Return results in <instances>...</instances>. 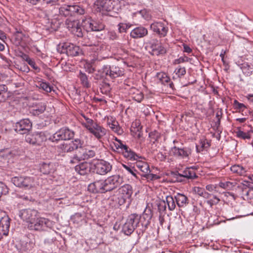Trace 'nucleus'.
Here are the masks:
<instances>
[{"label": "nucleus", "instance_id": "nucleus-1", "mask_svg": "<svg viewBox=\"0 0 253 253\" xmlns=\"http://www.w3.org/2000/svg\"><path fill=\"white\" fill-rule=\"evenodd\" d=\"M53 223L49 219L41 217L39 215L35 218L31 223L27 224L28 228L30 230L37 231H46L47 229H51Z\"/></svg>", "mask_w": 253, "mask_h": 253}, {"label": "nucleus", "instance_id": "nucleus-2", "mask_svg": "<svg viewBox=\"0 0 253 253\" xmlns=\"http://www.w3.org/2000/svg\"><path fill=\"white\" fill-rule=\"evenodd\" d=\"M59 15L70 18L84 14V9L78 5H64L58 8Z\"/></svg>", "mask_w": 253, "mask_h": 253}, {"label": "nucleus", "instance_id": "nucleus-3", "mask_svg": "<svg viewBox=\"0 0 253 253\" xmlns=\"http://www.w3.org/2000/svg\"><path fill=\"white\" fill-rule=\"evenodd\" d=\"M171 176L174 182L186 183L188 179H194L198 177L194 169L192 168H186L182 173L178 171H171Z\"/></svg>", "mask_w": 253, "mask_h": 253}, {"label": "nucleus", "instance_id": "nucleus-4", "mask_svg": "<svg viewBox=\"0 0 253 253\" xmlns=\"http://www.w3.org/2000/svg\"><path fill=\"white\" fill-rule=\"evenodd\" d=\"M82 26L86 32H101L105 28V25L101 20L93 19L89 17L83 19Z\"/></svg>", "mask_w": 253, "mask_h": 253}, {"label": "nucleus", "instance_id": "nucleus-5", "mask_svg": "<svg viewBox=\"0 0 253 253\" xmlns=\"http://www.w3.org/2000/svg\"><path fill=\"white\" fill-rule=\"evenodd\" d=\"M57 51L61 54L65 53L72 57L79 56L82 52L79 46L70 42L59 43L57 46Z\"/></svg>", "mask_w": 253, "mask_h": 253}, {"label": "nucleus", "instance_id": "nucleus-6", "mask_svg": "<svg viewBox=\"0 0 253 253\" xmlns=\"http://www.w3.org/2000/svg\"><path fill=\"white\" fill-rule=\"evenodd\" d=\"M75 132L69 127L64 126L56 131L49 140L52 142H58L61 140H69L73 139Z\"/></svg>", "mask_w": 253, "mask_h": 253}, {"label": "nucleus", "instance_id": "nucleus-7", "mask_svg": "<svg viewBox=\"0 0 253 253\" xmlns=\"http://www.w3.org/2000/svg\"><path fill=\"white\" fill-rule=\"evenodd\" d=\"M94 4L97 12L111 11L118 10L119 7V0H96Z\"/></svg>", "mask_w": 253, "mask_h": 253}, {"label": "nucleus", "instance_id": "nucleus-8", "mask_svg": "<svg viewBox=\"0 0 253 253\" xmlns=\"http://www.w3.org/2000/svg\"><path fill=\"white\" fill-rule=\"evenodd\" d=\"M25 139L27 143L33 146H41L46 140V136L43 131H35L27 134Z\"/></svg>", "mask_w": 253, "mask_h": 253}, {"label": "nucleus", "instance_id": "nucleus-9", "mask_svg": "<svg viewBox=\"0 0 253 253\" xmlns=\"http://www.w3.org/2000/svg\"><path fill=\"white\" fill-rule=\"evenodd\" d=\"M103 73L109 76L111 79H115L125 74V69L117 64L105 65L102 68Z\"/></svg>", "mask_w": 253, "mask_h": 253}, {"label": "nucleus", "instance_id": "nucleus-10", "mask_svg": "<svg viewBox=\"0 0 253 253\" xmlns=\"http://www.w3.org/2000/svg\"><path fill=\"white\" fill-rule=\"evenodd\" d=\"M93 172L100 175H105L112 170V166L110 163L101 160L93 161Z\"/></svg>", "mask_w": 253, "mask_h": 253}, {"label": "nucleus", "instance_id": "nucleus-11", "mask_svg": "<svg viewBox=\"0 0 253 253\" xmlns=\"http://www.w3.org/2000/svg\"><path fill=\"white\" fill-rule=\"evenodd\" d=\"M11 182L16 187L25 189H30L34 186V179L33 177L15 176L12 178Z\"/></svg>", "mask_w": 253, "mask_h": 253}, {"label": "nucleus", "instance_id": "nucleus-12", "mask_svg": "<svg viewBox=\"0 0 253 253\" xmlns=\"http://www.w3.org/2000/svg\"><path fill=\"white\" fill-rule=\"evenodd\" d=\"M96 155V148L95 147H84L78 151V154L74 155V159L77 161L85 160L94 158Z\"/></svg>", "mask_w": 253, "mask_h": 253}, {"label": "nucleus", "instance_id": "nucleus-13", "mask_svg": "<svg viewBox=\"0 0 253 253\" xmlns=\"http://www.w3.org/2000/svg\"><path fill=\"white\" fill-rule=\"evenodd\" d=\"M106 192L117 188L123 182V178L119 175H114L104 180Z\"/></svg>", "mask_w": 253, "mask_h": 253}, {"label": "nucleus", "instance_id": "nucleus-14", "mask_svg": "<svg viewBox=\"0 0 253 253\" xmlns=\"http://www.w3.org/2000/svg\"><path fill=\"white\" fill-rule=\"evenodd\" d=\"M32 128V123L28 119L21 120L15 123V131L21 134H28Z\"/></svg>", "mask_w": 253, "mask_h": 253}, {"label": "nucleus", "instance_id": "nucleus-15", "mask_svg": "<svg viewBox=\"0 0 253 253\" xmlns=\"http://www.w3.org/2000/svg\"><path fill=\"white\" fill-rule=\"evenodd\" d=\"M39 213L38 211L36 210L26 209L20 210L18 214L21 219L29 224L39 215Z\"/></svg>", "mask_w": 253, "mask_h": 253}, {"label": "nucleus", "instance_id": "nucleus-16", "mask_svg": "<svg viewBox=\"0 0 253 253\" xmlns=\"http://www.w3.org/2000/svg\"><path fill=\"white\" fill-rule=\"evenodd\" d=\"M88 190L92 193H106L104 180L101 179L90 183L87 187Z\"/></svg>", "mask_w": 253, "mask_h": 253}, {"label": "nucleus", "instance_id": "nucleus-17", "mask_svg": "<svg viewBox=\"0 0 253 253\" xmlns=\"http://www.w3.org/2000/svg\"><path fill=\"white\" fill-rule=\"evenodd\" d=\"M151 49V54L153 55L159 56L166 53L167 50L161 42L156 39L152 40L149 43Z\"/></svg>", "mask_w": 253, "mask_h": 253}, {"label": "nucleus", "instance_id": "nucleus-18", "mask_svg": "<svg viewBox=\"0 0 253 253\" xmlns=\"http://www.w3.org/2000/svg\"><path fill=\"white\" fill-rule=\"evenodd\" d=\"M93 161L90 162H84L75 167V171L82 175H85L93 172Z\"/></svg>", "mask_w": 253, "mask_h": 253}, {"label": "nucleus", "instance_id": "nucleus-19", "mask_svg": "<svg viewBox=\"0 0 253 253\" xmlns=\"http://www.w3.org/2000/svg\"><path fill=\"white\" fill-rule=\"evenodd\" d=\"M170 152L175 157L186 159L188 158L189 156L191 155V150L187 147L181 148L174 146L171 148Z\"/></svg>", "mask_w": 253, "mask_h": 253}, {"label": "nucleus", "instance_id": "nucleus-20", "mask_svg": "<svg viewBox=\"0 0 253 253\" xmlns=\"http://www.w3.org/2000/svg\"><path fill=\"white\" fill-rule=\"evenodd\" d=\"M151 29L158 34L160 37H165L168 32V28L161 22H156L151 24Z\"/></svg>", "mask_w": 253, "mask_h": 253}, {"label": "nucleus", "instance_id": "nucleus-21", "mask_svg": "<svg viewBox=\"0 0 253 253\" xmlns=\"http://www.w3.org/2000/svg\"><path fill=\"white\" fill-rule=\"evenodd\" d=\"M88 130L98 139H101L106 134V129L97 122L91 127L88 128Z\"/></svg>", "mask_w": 253, "mask_h": 253}, {"label": "nucleus", "instance_id": "nucleus-22", "mask_svg": "<svg viewBox=\"0 0 253 253\" xmlns=\"http://www.w3.org/2000/svg\"><path fill=\"white\" fill-rule=\"evenodd\" d=\"M119 195L124 198L125 202L129 199L133 193L132 186L129 184H125L118 189Z\"/></svg>", "mask_w": 253, "mask_h": 253}, {"label": "nucleus", "instance_id": "nucleus-23", "mask_svg": "<svg viewBox=\"0 0 253 253\" xmlns=\"http://www.w3.org/2000/svg\"><path fill=\"white\" fill-rule=\"evenodd\" d=\"M121 154H122L125 158L131 161L137 160L141 158V157L139 156L138 155L133 151L126 144L125 146H123V150Z\"/></svg>", "mask_w": 253, "mask_h": 253}, {"label": "nucleus", "instance_id": "nucleus-24", "mask_svg": "<svg viewBox=\"0 0 253 253\" xmlns=\"http://www.w3.org/2000/svg\"><path fill=\"white\" fill-rule=\"evenodd\" d=\"M153 215L152 211L151 209H145L142 216H141V220H142L141 225L143 229L142 231H144L150 224L151 219Z\"/></svg>", "mask_w": 253, "mask_h": 253}, {"label": "nucleus", "instance_id": "nucleus-25", "mask_svg": "<svg viewBox=\"0 0 253 253\" xmlns=\"http://www.w3.org/2000/svg\"><path fill=\"white\" fill-rule=\"evenodd\" d=\"M147 35V29L141 26L134 28L130 33V36L133 39L143 38Z\"/></svg>", "mask_w": 253, "mask_h": 253}, {"label": "nucleus", "instance_id": "nucleus-26", "mask_svg": "<svg viewBox=\"0 0 253 253\" xmlns=\"http://www.w3.org/2000/svg\"><path fill=\"white\" fill-rule=\"evenodd\" d=\"M109 204L112 208H118L126 203L124 198L121 197L119 194L113 195L108 199Z\"/></svg>", "mask_w": 253, "mask_h": 253}, {"label": "nucleus", "instance_id": "nucleus-27", "mask_svg": "<svg viewBox=\"0 0 253 253\" xmlns=\"http://www.w3.org/2000/svg\"><path fill=\"white\" fill-rule=\"evenodd\" d=\"M40 170L44 174H49L55 170V165L51 162H43L40 165Z\"/></svg>", "mask_w": 253, "mask_h": 253}, {"label": "nucleus", "instance_id": "nucleus-28", "mask_svg": "<svg viewBox=\"0 0 253 253\" xmlns=\"http://www.w3.org/2000/svg\"><path fill=\"white\" fill-rule=\"evenodd\" d=\"M9 218L8 217H2L0 220V232L5 236L8 234L10 226Z\"/></svg>", "mask_w": 253, "mask_h": 253}, {"label": "nucleus", "instance_id": "nucleus-29", "mask_svg": "<svg viewBox=\"0 0 253 253\" xmlns=\"http://www.w3.org/2000/svg\"><path fill=\"white\" fill-rule=\"evenodd\" d=\"M174 199L179 208L183 207L189 203L188 198L183 194L177 193L174 196Z\"/></svg>", "mask_w": 253, "mask_h": 253}, {"label": "nucleus", "instance_id": "nucleus-30", "mask_svg": "<svg viewBox=\"0 0 253 253\" xmlns=\"http://www.w3.org/2000/svg\"><path fill=\"white\" fill-rule=\"evenodd\" d=\"M127 221L133 226L134 225L135 228L139 226V223H142L141 216L136 213H133L129 215L127 219Z\"/></svg>", "mask_w": 253, "mask_h": 253}, {"label": "nucleus", "instance_id": "nucleus-31", "mask_svg": "<svg viewBox=\"0 0 253 253\" xmlns=\"http://www.w3.org/2000/svg\"><path fill=\"white\" fill-rule=\"evenodd\" d=\"M132 16L137 18H142L147 20H148L151 18L149 12L146 9L138 10L136 12L132 13Z\"/></svg>", "mask_w": 253, "mask_h": 253}, {"label": "nucleus", "instance_id": "nucleus-32", "mask_svg": "<svg viewBox=\"0 0 253 253\" xmlns=\"http://www.w3.org/2000/svg\"><path fill=\"white\" fill-rule=\"evenodd\" d=\"M236 136L237 137L243 139L244 140H250L253 137V129H251L248 130L247 132L239 130L236 132Z\"/></svg>", "mask_w": 253, "mask_h": 253}, {"label": "nucleus", "instance_id": "nucleus-33", "mask_svg": "<svg viewBox=\"0 0 253 253\" xmlns=\"http://www.w3.org/2000/svg\"><path fill=\"white\" fill-rule=\"evenodd\" d=\"M122 167L126 169L129 173L133 176L136 178L138 179L137 174H139L137 170L136 169L135 164L133 166L127 163V164H122Z\"/></svg>", "mask_w": 253, "mask_h": 253}, {"label": "nucleus", "instance_id": "nucleus-34", "mask_svg": "<svg viewBox=\"0 0 253 253\" xmlns=\"http://www.w3.org/2000/svg\"><path fill=\"white\" fill-rule=\"evenodd\" d=\"M136 169H138L145 174L150 172L148 164L143 161H137L135 164Z\"/></svg>", "mask_w": 253, "mask_h": 253}, {"label": "nucleus", "instance_id": "nucleus-35", "mask_svg": "<svg viewBox=\"0 0 253 253\" xmlns=\"http://www.w3.org/2000/svg\"><path fill=\"white\" fill-rule=\"evenodd\" d=\"M156 77L159 81V83L165 85H166L167 84L169 83L170 78L165 72H161L157 73Z\"/></svg>", "mask_w": 253, "mask_h": 253}, {"label": "nucleus", "instance_id": "nucleus-36", "mask_svg": "<svg viewBox=\"0 0 253 253\" xmlns=\"http://www.w3.org/2000/svg\"><path fill=\"white\" fill-rule=\"evenodd\" d=\"M231 171L239 175H245L247 170L246 168L240 165H235L230 168Z\"/></svg>", "mask_w": 253, "mask_h": 253}, {"label": "nucleus", "instance_id": "nucleus-37", "mask_svg": "<svg viewBox=\"0 0 253 253\" xmlns=\"http://www.w3.org/2000/svg\"><path fill=\"white\" fill-rule=\"evenodd\" d=\"M26 37V35L24 34L22 31L20 30H18L17 29H16V31L13 35L15 44L17 45L20 44Z\"/></svg>", "mask_w": 253, "mask_h": 253}, {"label": "nucleus", "instance_id": "nucleus-38", "mask_svg": "<svg viewBox=\"0 0 253 253\" xmlns=\"http://www.w3.org/2000/svg\"><path fill=\"white\" fill-rule=\"evenodd\" d=\"M241 68L246 76H250L253 73V64L244 63L241 65Z\"/></svg>", "mask_w": 253, "mask_h": 253}, {"label": "nucleus", "instance_id": "nucleus-39", "mask_svg": "<svg viewBox=\"0 0 253 253\" xmlns=\"http://www.w3.org/2000/svg\"><path fill=\"white\" fill-rule=\"evenodd\" d=\"M28 2H30L32 4H36L41 0H27ZM43 4L54 5L59 4L60 2H62L65 1V0H42Z\"/></svg>", "mask_w": 253, "mask_h": 253}, {"label": "nucleus", "instance_id": "nucleus-40", "mask_svg": "<svg viewBox=\"0 0 253 253\" xmlns=\"http://www.w3.org/2000/svg\"><path fill=\"white\" fill-rule=\"evenodd\" d=\"M210 143L206 139H200L199 144L196 145V150L198 153L203 151L204 150L210 147Z\"/></svg>", "mask_w": 253, "mask_h": 253}, {"label": "nucleus", "instance_id": "nucleus-41", "mask_svg": "<svg viewBox=\"0 0 253 253\" xmlns=\"http://www.w3.org/2000/svg\"><path fill=\"white\" fill-rule=\"evenodd\" d=\"M78 77L81 81V84L84 87L89 88L90 87V84L88 81V77L85 73L80 71Z\"/></svg>", "mask_w": 253, "mask_h": 253}, {"label": "nucleus", "instance_id": "nucleus-42", "mask_svg": "<svg viewBox=\"0 0 253 253\" xmlns=\"http://www.w3.org/2000/svg\"><path fill=\"white\" fill-rule=\"evenodd\" d=\"M69 143L71 145V148L74 151L76 150H80L83 146L84 141L79 138H76L73 141L69 142Z\"/></svg>", "mask_w": 253, "mask_h": 253}, {"label": "nucleus", "instance_id": "nucleus-43", "mask_svg": "<svg viewBox=\"0 0 253 253\" xmlns=\"http://www.w3.org/2000/svg\"><path fill=\"white\" fill-rule=\"evenodd\" d=\"M136 228L127 220L123 226V231L126 235H130Z\"/></svg>", "mask_w": 253, "mask_h": 253}, {"label": "nucleus", "instance_id": "nucleus-44", "mask_svg": "<svg viewBox=\"0 0 253 253\" xmlns=\"http://www.w3.org/2000/svg\"><path fill=\"white\" fill-rule=\"evenodd\" d=\"M80 24L79 22L77 20H71L70 18H67L66 20V25L67 28L71 32L73 29L76 28V26H78Z\"/></svg>", "mask_w": 253, "mask_h": 253}, {"label": "nucleus", "instance_id": "nucleus-45", "mask_svg": "<svg viewBox=\"0 0 253 253\" xmlns=\"http://www.w3.org/2000/svg\"><path fill=\"white\" fill-rule=\"evenodd\" d=\"M174 200V197H173L171 196H167L166 197V202L168 206V209L170 211H173L176 207Z\"/></svg>", "mask_w": 253, "mask_h": 253}, {"label": "nucleus", "instance_id": "nucleus-46", "mask_svg": "<svg viewBox=\"0 0 253 253\" xmlns=\"http://www.w3.org/2000/svg\"><path fill=\"white\" fill-rule=\"evenodd\" d=\"M46 109V105L44 104H41V105L36 107V108L33 109L31 113L34 116H38L44 112Z\"/></svg>", "mask_w": 253, "mask_h": 253}, {"label": "nucleus", "instance_id": "nucleus-47", "mask_svg": "<svg viewBox=\"0 0 253 253\" xmlns=\"http://www.w3.org/2000/svg\"><path fill=\"white\" fill-rule=\"evenodd\" d=\"M125 144H124L122 141H118V142H113L110 144L114 151L117 152L119 153H121L123 150V146H125Z\"/></svg>", "mask_w": 253, "mask_h": 253}, {"label": "nucleus", "instance_id": "nucleus-48", "mask_svg": "<svg viewBox=\"0 0 253 253\" xmlns=\"http://www.w3.org/2000/svg\"><path fill=\"white\" fill-rule=\"evenodd\" d=\"M8 88L5 84H0V103L5 101L6 100V93Z\"/></svg>", "mask_w": 253, "mask_h": 253}, {"label": "nucleus", "instance_id": "nucleus-49", "mask_svg": "<svg viewBox=\"0 0 253 253\" xmlns=\"http://www.w3.org/2000/svg\"><path fill=\"white\" fill-rule=\"evenodd\" d=\"M100 89L103 94L108 95L111 88L109 83L102 82V83L100 84Z\"/></svg>", "mask_w": 253, "mask_h": 253}, {"label": "nucleus", "instance_id": "nucleus-50", "mask_svg": "<svg viewBox=\"0 0 253 253\" xmlns=\"http://www.w3.org/2000/svg\"><path fill=\"white\" fill-rule=\"evenodd\" d=\"M219 186L226 190H231L235 186V184L234 183L230 181L220 182L219 183Z\"/></svg>", "mask_w": 253, "mask_h": 253}, {"label": "nucleus", "instance_id": "nucleus-51", "mask_svg": "<svg viewBox=\"0 0 253 253\" xmlns=\"http://www.w3.org/2000/svg\"><path fill=\"white\" fill-rule=\"evenodd\" d=\"M12 152L8 148H5L0 150V157L4 159L12 157Z\"/></svg>", "mask_w": 253, "mask_h": 253}, {"label": "nucleus", "instance_id": "nucleus-52", "mask_svg": "<svg viewBox=\"0 0 253 253\" xmlns=\"http://www.w3.org/2000/svg\"><path fill=\"white\" fill-rule=\"evenodd\" d=\"M131 26V24L120 23L118 25V31L120 33H126L127 29Z\"/></svg>", "mask_w": 253, "mask_h": 253}, {"label": "nucleus", "instance_id": "nucleus-53", "mask_svg": "<svg viewBox=\"0 0 253 253\" xmlns=\"http://www.w3.org/2000/svg\"><path fill=\"white\" fill-rule=\"evenodd\" d=\"M233 106L234 109L238 110L239 112H243L245 109H247V107L245 104L239 102L236 100L234 101Z\"/></svg>", "mask_w": 253, "mask_h": 253}, {"label": "nucleus", "instance_id": "nucleus-54", "mask_svg": "<svg viewBox=\"0 0 253 253\" xmlns=\"http://www.w3.org/2000/svg\"><path fill=\"white\" fill-rule=\"evenodd\" d=\"M174 73L177 75L178 78H181L186 74V69L184 67L179 66L175 69Z\"/></svg>", "mask_w": 253, "mask_h": 253}, {"label": "nucleus", "instance_id": "nucleus-55", "mask_svg": "<svg viewBox=\"0 0 253 253\" xmlns=\"http://www.w3.org/2000/svg\"><path fill=\"white\" fill-rule=\"evenodd\" d=\"M160 136V133L156 130H154L149 133V137L151 138V141L153 140V143L158 141Z\"/></svg>", "mask_w": 253, "mask_h": 253}, {"label": "nucleus", "instance_id": "nucleus-56", "mask_svg": "<svg viewBox=\"0 0 253 253\" xmlns=\"http://www.w3.org/2000/svg\"><path fill=\"white\" fill-rule=\"evenodd\" d=\"M71 32L75 36L80 38L83 37L84 35L82 26L80 24L78 25V26H76L75 28L73 29Z\"/></svg>", "mask_w": 253, "mask_h": 253}, {"label": "nucleus", "instance_id": "nucleus-57", "mask_svg": "<svg viewBox=\"0 0 253 253\" xmlns=\"http://www.w3.org/2000/svg\"><path fill=\"white\" fill-rule=\"evenodd\" d=\"M83 117L85 120L86 123L83 124V125L88 130V128L91 127L96 122H95L92 119L86 117L84 115Z\"/></svg>", "mask_w": 253, "mask_h": 253}, {"label": "nucleus", "instance_id": "nucleus-58", "mask_svg": "<svg viewBox=\"0 0 253 253\" xmlns=\"http://www.w3.org/2000/svg\"><path fill=\"white\" fill-rule=\"evenodd\" d=\"M60 148L64 152L70 153L73 151L69 143H64L60 145Z\"/></svg>", "mask_w": 253, "mask_h": 253}, {"label": "nucleus", "instance_id": "nucleus-59", "mask_svg": "<svg viewBox=\"0 0 253 253\" xmlns=\"http://www.w3.org/2000/svg\"><path fill=\"white\" fill-rule=\"evenodd\" d=\"M40 88H42L46 92H50L52 90V87L45 82H42L39 85Z\"/></svg>", "mask_w": 253, "mask_h": 253}, {"label": "nucleus", "instance_id": "nucleus-60", "mask_svg": "<svg viewBox=\"0 0 253 253\" xmlns=\"http://www.w3.org/2000/svg\"><path fill=\"white\" fill-rule=\"evenodd\" d=\"M191 60V59L186 56L180 57L178 59H176L173 61L174 64H179L181 63L187 62Z\"/></svg>", "mask_w": 253, "mask_h": 253}, {"label": "nucleus", "instance_id": "nucleus-61", "mask_svg": "<svg viewBox=\"0 0 253 253\" xmlns=\"http://www.w3.org/2000/svg\"><path fill=\"white\" fill-rule=\"evenodd\" d=\"M8 192L7 186L2 182H0V198L2 195H6Z\"/></svg>", "mask_w": 253, "mask_h": 253}, {"label": "nucleus", "instance_id": "nucleus-62", "mask_svg": "<svg viewBox=\"0 0 253 253\" xmlns=\"http://www.w3.org/2000/svg\"><path fill=\"white\" fill-rule=\"evenodd\" d=\"M158 211L160 212V214H163L165 213L167 207L165 201H163L162 203H160L158 206Z\"/></svg>", "mask_w": 253, "mask_h": 253}, {"label": "nucleus", "instance_id": "nucleus-63", "mask_svg": "<svg viewBox=\"0 0 253 253\" xmlns=\"http://www.w3.org/2000/svg\"><path fill=\"white\" fill-rule=\"evenodd\" d=\"M219 201V199L217 198L216 196H214L213 197V199L208 200L207 201V203L208 205L210 206L211 208H212L213 205L217 204Z\"/></svg>", "mask_w": 253, "mask_h": 253}, {"label": "nucleus", "instance_id": "nucleus-64", "mask_svg": "<svg viewBox=\"0 0 253 253\" xmlns=\"http://www.w3.org/2000/svg\"><path fill=\"white\" fill-rule=\"evenodd\" d=\"M118 122H114L110 125V127L114 132L119 133L120 130V127L118 125Z\"/></svg>", "mask_w": 253, "mask_h": 253}]
</instances>
